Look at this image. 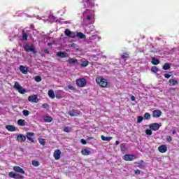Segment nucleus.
I'll list each match as a JSON object with an SVG mask.
<instances>
[{
    "label": "nucleus",
    "mask_w": 179,
    "mask_h": 179,
    "mask_svg": "<svg viewBox=\"0 0 179 179\" xmlns=\"http://www.w3.org/2000/svg\"><path fill=\"white\" fill-rule=\"evenodd\" d=\"M152 65H159L160 64V60L159 59H156L153 57L151 61Z\"/></svg>",
    "instance_id": "obj_21"
},
{
    "label": "nucleus",
    "mask_w": 179,
    "mask_h": 179,
    "mask_svg": "<svg viewBox=\"0 0 179 179\" xmlns=\"http://www.w3.org/2000/svg\"><path fill=\"white\" fill-rule=\"evenodd\" d=\"M122 59H125L127 58H129V53L128 52H124L121 55Z\"/></svg>",
    "instance_id": "obj_31"
},
{
    "label": "nucleus",
    "mask_w": 179,
    "mask_h": 179,
    "mask_svg": "<svg viewBox=\"0 0 179 179\" xmlns=\"http://www.w3.org/2000/svg\"><path fill=\"white\" fill-rule=\"evenodd\" d=\"M81 153H82V155H83V156H89V155H90L91 152L90 150H88L87 149L85 148L81 150Z\"/></svg>",
    "instance_id": "obj_20"
},
{
    "label": "nucleus",
    "mask_w": 179,
    "mask_h": 179,
    "mask_svg": "<svg viewBox=\"0 0 179 179\" xmlns=\"http://www.w3.org/2000/svg\"><path fill=\"white\" fill-rule=\"evenodd\" d=\"M162 110H155L152 112L153 118H159V117H162Z\"/></svg>",
    "instance_id": "obj_9"
},
{
    "label": "nucleus",
    "mask_w": 179,
    "mask_h": 179,
    "mask_svg": "<svg viewBox=\"0 0 179 179\" xmlns=\"http://www.w3.org/2000/svg\"><path fill=\"white\" fill-rule=\"evenodd\" d=\"M17 140L18 142L21 143L26 141V136H23L22 134H20L17 136Z\"/></svg>",
    "instance_id": "obj_16"
},
{
    "label": "nucleus",
    "mask_w": 179,
    "mask_h": 179,
    "mask_svg": "<svg viewBox=\"0 0 179 179\" xmlns=\"http://www.w3.org/2000/svg\"><path fill=\"white\" fill-rule=\"evenodd\" d=\"M44 52H45V54H50V50H48V49H45V50H44Z\"/></svg>",
    "instance_id": "obj_53"
},
{
    "label": "nucleus",
    "mask_w": 179,
    "mask_h": 179,
    "mask_svg": "<svg viewBox=\"0 0 179 179\" xmlns=\"http://www.w3.org/2000/svg\"><path fill=\"white\" fill-rule=\"evenodd\" d=\"M64 132H69V129L68 127H65L64 129Z\"/></svg>",
    "instance_id": "obj_54"
},
{
    "label": "nucleus",
    "mask_w": 179,
    "mask_h": 179,
    "mask_svg": "<svg viewBox=\"0 0 179 179\" xmlns=\"http://www.w3.org/2000/svg\"><path fill=\"white\" fill-rule=\"evenodd\" d=\"M158 150L160 153H166L167 152V146L162 145L158 148Z\"/></svg>",
    "instance_id": "obj_15"
},
{
    "label": "nucleus",
    "mask_w": 179,
    "mask_h": 179,
    "mask_svg": "<svg viewBox=\"0 0 179 179\" xmlns=\"http://www.w3.org/2000/svg\"><path fill=\"white\" fill-rule=\"evenodd\" d=\"M131 100H132V101H134L135 100V96H132L131 97Z\"/></svg>",
    "instance_id": "obj_55"
},
{
    "label": "nucleus",
    "mask_w": 179,
    "mask_h": 179,
    "mask_svg": "<svg viewBox=\"0 0 179 179\" xmlns=\"http://www.w3.org/2000/svg\"><path fill=\"white\" fill-rule=\"evenodd\" d=\"M84 15H87L85 18V20L87 22H90L91 24H93V23H94L96 20V19L94 18V16H96V15L94 14V11H93L92 10L87 9L84 12Z\"/></svg>",
    "instance_id": "obj_1"
},
{
    "label": "nucleus",
    "mask_w": 179,
    "mask_h": 179,
    "mask_svg": "<svg viewBox=\"0 0 179 179\" xmlns=\"http://www.w3.org/2000/svg\"><path fill=\"white\" fill-rule=\"evenodd\" d=\"M144 118L145 120H150V118H152V115L149 113H145L144 114Z\"/></svg>",
    "instance_id": "obj_33"
},
{
    "label": "nucleus",
    "mask_w": 179,
    "mask_h": 179,
    "mask_svg": "<svg viewBox=\"0 0 179 179\" xmlns=\"http://www.w3.org/2000/svg\"><path fill=\"white\" fill-rule=\"evenodd\" d=\"M164 76L166 78V79H170V78H171V75L167 73H165Z\"/></svg>",
    "instance_id": "obj_46"
},
{
    "label": "nucleus",
    "mask_w": 179,
    "mask_h": 179,
    "mask_svg": "<svg viewBox=\"0 0 179 179\" xmlns=\"http://www.w3.org/2000/svg\"><path fill=\"white\" fill-rule=\"evenodd\" d=\"M169 83H172V86H176V85H178V81L175 79H171L169 80Z\"/></svg>",
    "instance_id": "obj_32"
},
{
    "label": "nucleus",
    "mask_w": 179,
    "mask_h": 179,
    "mask_svg": "<svg viewBox=\"0 0 179 179\" xmlns=\"http://www.w3.org/2000/svg\"><path fill=\"white\" fill-rule=\"evenodd\" d=\"M123 157H135L134 155H124Z\"/></svg>",
    "instance_id": "obj_50"
},
{
    "label": "nucleus",
    "mask_w": 179,
    "mask_h": 179,
    "mask_svg": "<svg viewBox=\"0 0 179 179\" xmlns=\"http://www.w3.org/2000/svg\"><path fill=\"white\" fill-rule=\"evenodd\" d=\"M66 89H69V90H71L72 92L75 91V87H73L72 84H71V83L65 88L66 90Z\"/></svg>",
    "instance_id": "obj_35"
},
{
    "label": "nucleus",
    "mask_w": 179,
    "mask_h": 179,
    "mask_svg": "<svg viewBox=\"0 0 179 179\" xmlns=\"http://www.w3.org/2000/svg\"><path fill=\"white\" fill-rule=\"evenodd\" d=\"M149 128L151 131H159L160 124L159 123H152L150 124Z\"/></svg>",
    "instance_id": "obj_7"
},
{
    "label": "nucleus",
    "mask_w": 179,
    "mask_h": 179,
    "mask_svg": "<svg viewBox=\"0 0 179 179\" xmlns=\"http://www.w3.org/2000/svg\"><path fill=\"white\" fill-rule=\"evenodd\" d=\"M30 26L31 28H34V24H31Z\"/></svg>",
    "instance_id": "obj_58"
},
{
    "label": "nucleus",
    "mask_w": 179,
    "mask_h": 179,
    "mask_svg": "<svg viewBox=\"0 0 179 179\" xmlns=\"http://www.w3.org/2000/svg\"><path fill=\"white\" fill-rule=\"evenodd\" d=\"M31 136H34V133H27V138L28 141H30V142L34 143V139L31 138Z\"/></svg>",
    "instance_id": "obj_17"
},
{
    "label": "nucleus",
    "mask_w": 179,
    "mask_h": 179,
    "mask_svg": "<svg viewBox=\"0 0 179 179\" xmlns=\"http://www.w3.org/2000/svg\"><path fill=\"white\" fill-rule=\"evenodd\" d=\"M6 129L10 132H15L16 131V127L13 125H6Z\"/></svg>",
    "instance_id": "obj_18"
},
{
    "label": "nucleus",
    "mask_w": 179,
    "mask_h": 179,
    "mask_svg": "<svg viewBox=\"0 0 179 179\" xmlns=\"http://www.w3.org/2000/svg\"><path fill=\"white\" fill-rule=\"evenodd\" d=\"M13 170L16 173H20V174H24V170H23L20 166H13Z\"/></svg>",
    "instance_id": "obj_11"
},
{
    "label": "nucleus",
    "mask_w": 179,
    "mask_h": 179,
    "mask_svg": "<svg viewBox=\"0 0 179 179\" xmlns=\"http://www.w3.org/2000/svg\"><path fill=\"white\" fill-rule=\"evenodd\" d=\"M135 164H138V167H139L140 169H142V167L145 166V164H143V161L141 160L138 162H136Z\"/></svg>",
    "instance_id": "obj_28"
},
{
    "label": "nucleus",
    "mask_w": 179,
    "mask_h": 179,
    "mask_svg": "<svg viewBox=\"0 0 179 179\" xmlns=\"http://www.w3.org/2000/svg\"><path fill=\"white\" fill-rule=\"evenodd\" d=\"M101 139H102V141H105L106 142H110V139H113V137H106L104 136H101Z\"/></svg>",
    "instance_id": "obj_27"
},
{
    "label": "nucleus",
    "mask_w": 179,
    "mask_h": 179,
    "mask_svg": "<svg viewBox=\"0 0 179 179\" xmlns=\"http://www.w3.org/2000/svg\"><path fill=\"white\" fill-rule=\"evenodd\" d=\"M151 71L154 73H157V72H159V68H157V66H152L151 68Z\"/></svg>",
    "instance_id": "obj_34"
},
{
    "label": "nucleus",
    "mask_w": 179,
    "mask_h": 179,
    "mask_svg": "<svg viewBox=\"0 0 179 179\" xmlns=\"http://www.w3.org/2000/svg\"><path fill=\"white\" fill-rule=\"evenodd\" d=\"M66 62H68V64H69L70 65H78L79 64L78 59L75 58H70L66 60Z\"/></svg>",
    "instance_id": "obj_10"
},
{
    "label": "nucleus",
    "mask_w": 179,
    "mask_h": 179,
    "mask_svg": "<svg viewBox=\"0 0 179 179\" xmlns=\"http://www.w3.org/2000/svg\"><path fill=\"white\" fill-rule=\"evenodd\" d=\"M57 56L59 57V58H68V57H69V54L64 52H57Z\"/></svg>",
    "instance_id": "obj_12"
},
{
    "label": "nucleus",
    "mask_w": 179,
    "mask_h": 179,
    "mask_svg": "<svg viewBox=\"0 0 179 179\" xmlns=\"http://www.w3.org/2000/svg\"><path fill=\"white\" fill-rule=\"evenodd\" d=\"M81 143L83 145H86V143H87V142L86 141V140L83 138V139H81Z\"/></svg>",
    "instance_id": "obj_49"
},
{
    "label": "nucleus",
    "mask_w": 179,
    "mask_h": 179,
    "mask_svg": "<svg viewBox=\"0 0 179 179\" xmlns=\"http://www.w3.org/2000/svg\"><path fill=\"white\" fill-rule=\"evenodd\" d=\"M69 115H70V117H78V115H80V114L78 112H76V110H75L74 109L69 110L68 112Z\"/></svg>",
    "instance_id": "obj_13"
},
{
    "label": "nucleus",
    "mask_w": 179,
    "mask_h": 179,
    "mask_svg": "<svg viewBox=\"0 0 179 179\" xmlns=\"http://www.w3.org/2000/svg\"><path fill=\"white\" fill-rule=\"evenodd\" d=\"M8 176L10 178H14V179H23V178H24V176H22L19 173H15V172H10L8 173Z\"/></svg>",
    "instance_id": "obj_6"
},
{
    "label": "nucleus",
    "mask_w": 179,
    "mask_h": 179,
    "mask_svg": "<svg viewBox=\"0 0 179 179\" xmlns=\"http://www.w3.org/2000/svg\"><path fill=\"white\" fill-rule=\"evenodd\" d=\"M87 65H89V61L87 60L83 61L80 64L81 68H86Z\"/></svg>",
    "instance_id": "obj_24"
},
{
    "label": "nucleus",
    "mask_w": 179,
    "mask_h": 179,
    "mask_svg": "<svg viewBox=\"0 0 179 179\" xmlns=\"http://www.w3.org/2000/svg\"><path fill=\"white\" fill-rule=\"evenodd\" d=\"M135 174H137V175L141 174V170H139V169L136 170L135 171Z\"/></svg>",
    "instance_id": "obj_51"
},
{
    "label": "nucleus",
    "mask_w": 179,
    "mask_h": 179,
    "mask_svg": "<svg viewBox=\"0 0 179 179\" xmlns=\"http://www.w3.org/2000/svg\"><path fill=\"white\" fill-rule=\"evenodd\" d=\"M48 94L50 99H55V93L54 92V90H50Z\"/></svg>",
    "instance_id": "obj_19"
},
{
    "label": "nucleus",
    "mask_w": 179,
    "mask_h": 179,
    "mask_svg": "<svg viewBox=\"0 0 179 179\" xmlns=\"http://www.w3.org/2000/svg\"><path fill=\"white\" fill-rule=\"evenodd\" d=\"M120 148H121V150H124L125 149V145H124V144H122L120 145Z\"/></svg>",
    "instance_id": "obj_52"
},
{
    "label": "nucleus",
    "mask_w": 179,
    "mask_h": 179,
    "mask_svg": "<svg viewBox=\"0 0 179 179\" xmlns=\"http://www.w3.org/2000/svg\"><path fill=\"white\" fill-rule=\"evenodd\" d=\"M52 117L51 116H45L44 117L45 122H52Z\"/></svg>",
    "instance_id": "obj_25"
},
{
    "label": "nucleus",
    "mask_w": 179,
    "mask_h": 179,
    "mask_svg": "<svg viewBox=\"0 0 179 179\" xmlns=\"http://www.w3.org/2000/svg\"><path fill=\"white\" fill-rule=\"evenodd\" d=\"M171 66H170V64L169 63H165L163 66V69L164 71H169V69H170Z\"/></svg>",
    "instance_id": "obj_30"
},
{
    "label": "nucleus",
    "mask_w": 179,
    "mask_h": 179,
    "mask_svg": "<svg viewBox=\"0 0 179 179\" xmlns=\"http://www.w3.org/2000/svg\"><path fill=\"white\" fill-rule=\"evenodd\" d=\"M55 160H59V157H55Z\"/></svg>",
    "instance_id": "obj_59"
},
{
    "label": "nucleus",
    "mask_w": 179,
    "mask_h": 179,
    "mask_svg": "<svg viewBox=\"0 0 179 179\" xmlns=\"http://www.w3.org/2000/svg\"><path fill=\"white\" fill-rule=\"evenodd\" d=\"M126 162H132L135 158L134 157H124L123 158Z\"/></svg>",
    "instance_id": "obj_40"
},
{
    "label": "nucleus",
    "mask_w": 179,
    "mask_h": 179,
    "mask_svg": "<svg viewBox=\"0 0 179 179\" xmlns=\"http://www.w3.org/2000/svg\"><path fill=\"white\" fill-rule=\"evenodd\" d=\"M38 141H39V143L41 145H42L43 146H44L45 145V141H44V139L40 138V139H38Z\"/></svg>",
    "instance_id": "obj_41"
},
{
    "label": "nucleus",
    "mask_w": 179,
    "mask_h": 179,
    "mask_svg": "<svg viewBox=\"0 0 179 179\" xmlns=\"http://www.w3.org/2000/svg\"><path fill=\"white\" fill-rule=\"evenodd\" d=\"M17 124L20 125V127H24V125H26L24 124V120H23V119L18 120Z\"/></svg>",
    "instance_id": "obj_26"
},
{
    "label": "nucleus",
    "mask_w": 179,
    "mask_h": 179,
    "mask_svg": "<svg viewBox=\"0 0 179 179\" xmlns=\"http://www.w3.org/2000/svg\"><path fill=\"white\" fill-rule=\"evenodd\" d=\"M54 157H61V150H56L53 154Z\"/></svg>",
    "instance_id": "obj_23"
},
{
    "label": "nucleus",
    "mask_w": 179,
    "mask_h": 179,
    "mask_svg": "<svg viewBox=\"0 0 179 179\" xmlns=\"http://www.w3.org/2000/svg\"><path fill=\"white\" fill-rule=\"evenodd\" d=\"M152 129H147L146 130H145V134H146V135H149V136H150V135H152L153 133L152 132Z\"/></svg>",
    "instance_id": "obj_38"
},
{
    "label": "nucleus",
    "mask_w": 179,
    "mask_h": 179,
    "mask_svg": "<svg viewBox=\"0 0 179 179\" xmlns=\"http://www.w3.org/2000/svg\"><path fill=\"white\" fill-rule=\"evenodd\" d=\"M77 37H78V38H86V35H85L82 32H78L77 33Z\"/></svg>",
    "instance_id": "obj_29"
},
{
    "label": "nucleus",
    "mask_w": 179,
    "mask_h": 179,
    "mask_svg": "<svg viewBox=\"0 0 179 179\" xmlns=\"http://www.w3.org/2000/svg\"><path fill=\"white\" fill-rule=\"evenodd\" d=\"M27 38H29V35L24 31V30H22V40L24 41H27Z\"/></svg>",
    "instance_id": "obj_22"
},
{
    "label": "nucleus",
    "mask_w": 179,
    "mask_h": 179,
    "mask_svg": "<svg viewBox=\"0 0 179 179\" xmlns=\"http://www.w3.org/2000/svg\"><path fill=\"white\" fill-rule=\"evenodd\" d=\"M29 101L30 103H38V98L37 97V95H31L28 97Z\"/></svg>",
    "instance_id": "obj_8"
},
{
    "label": "nucleus",
    "mask_w": 179,
    "mask_h": 179,
    "mask_svg": "<svg viewBox=\"0 0 179 179\" xmlns=\"http://www.w3.org/2000/svg\"><path fill=\"white\" fill-rule=\"evenodd\" d=\"M71 33H72V31H71V30H69V29H66L65 31H64V34L67 37H69L71 36Z\"/></svg>",
    "instance_id": "obj_37"
},
{
    "label": "nucleus",
    "mask_w": 179,
    "mask_h": 179,
    "mask_svg": "<svg viewBox=\"0 0 179 179\" xmlns=\"http://www.w3.org/2000/svg\"><path fill=\"white\" fill-rule=\"evenodd\" d=\"M22 113H23V115H24L25 117H27V115H29V110H24L22 111Z\"/></svg>",
    "instance_id": "obj_44"
},
{
    "label": "nucleus",
    "mask_w": 179,
    "mask_h": 179,
    "mask_svg": "<svg viewBox=\"0 0 179 179\" xmlns=\"http://www.w3.org/2000/svg\"><path fill=\"white\" fill-rule=\"evenodd\" d=\"M115 145H120V141H115Z\"/></svg>",
    "instance_id": "obj_57"
},
{
    "label": "nucleus",
    "mask_w": 179,
    "mask_h": 179,
    "mask_svg": "<svg viewBox=\"0 0 179 179\" xmlns=\"http://www.w3.org/2000/svg\"><path fill=\"white\" fill-rule=\"evenodd\" d=\"M43 108H48V103H43L42 105Z\"/></svg>",
    "instance_id": "obj_48"
},
{
    "label": "nucleus",
    "mask_w": 179,
    "mask_h": 179,
    "mask_svg": "<svg viewBox=\"0 0 179 179\" xmlns=\"http://www.w3.org/2000/svg\"><path fill=\"white\" fill-rule=\"evenodd\" d=\"M176 134H177V131H172V134H173V135H176Z\"/></svg>",
    "instance_id": "obj_56"
},
{
    "label": "nucleus",
    "mask_w": 179,
    "mask_h": 179,
    "mask_svg": "<svg viewBox=\"0 0 179 179\" xmlns=\"http://www.w3.org/2000/svg\"><path fill=\"white\" fill-rule=\"evenodd\" d=\"M13 89L17 90L20 94H24L25 93H27L26 89L23 88V87L20 85V84L17 81H15L14 83Z\"/></svg>",
    "instance_id": "obj_3"
},
{
    "label": "nucleus",
    "mask_w": 179,
    "mask_h": 179,
    "mask_svg": "<svg viewBox=\"0 0 179 179\" xmlns=\"http://www.w3.org/2000/svg\"><path fill=\"white\" fill-rule=\"evenodd\" d=\"M32 166H34V167H38V166H40V162H38V161L34 160L32 161Z\"/></svg>",
    "instance_id": "obj_36"
},
{
    "label": "nucleus",
    "mask_w": 179,
    "mask_h": 179,
    "mask_svg": "<svg viewBox=\"0 0 179 179\" xmlns=\"http://www.w3.org/2000/svg\"><path fill=\"white\" fill-rule=\"evenodd\" d=\"M0 110H1V108H0Z\"/></svg>",
    "instance_id": "obj_61"
},
{
    "label": "nucleus",
    "mask_w": 179,
    "mask_h": 179,
    "mask_svg": "<svg viewBox=\"0 0 179 179\" xmlns=\"http://www.w3.org/2000/svg\"><path fill=\"white\" fill-rule=\"evenodd\" d=\"M43 79L41 78V76H35V81L36 82H41Z\"/></svg>",
    "instance_id": "obj_39"
},
{
    "label": "nucleus",
    "mask_w": 179,
    "mask_h": 179,
    "mask_svg": "<svg viewBox=\"0 0 179 179\" xmlns=\"http://www.w3.org/2000/svg\"><path fill=\"white\" fill-rule=\"evenodd\" d=\"M55 97H56V99H62V95L59 94H56V95H55Z\"/></svg>",
    "instance_id": "obj_47"
},
{
    "label": "nucleus",
    "mask_w": 179,
    "mask_h": 179,
    "mask_svg": "<svg viewBox=\"0 0 179 179\" xmlns=\"http://www.w3.org/2000/svg\"><path fill=\"white\" fill-rule=\"evenodd\" d=\"M90 0H86V2H90Z\"/></svg>",
    "instance_id": "obj_60"
},
{
    "label": "nucleus",
    "mask_w": 179,
    "mask_h": 179,
    "mask_svg": "<svg viewBox=\"0 0 179 179\" xmlns=\"http://www.w3.org/2000/svg\"><path fill=\"white\" fill-rule=\"evenodd\" d=\"M76 84L78 87H85L87 85V81L85 78H78L76 80Z\"/></svg>",
    "instance_id": "obj_5"
},
{
    "label": "nucleus",
    "mask_w": 179,
    "mask_h": 179,
    "mask_svg": "<svg viewBox=\"0 0 179 179\" xmlns=\"http://www.w3.org/2000/svg\"><path fill=\"white\" fill-rule=\"evenodd\" d=\"M20 71L24 75H27V72H29V69H27V67L24 66H20Z\"/></svg>",
    "instance_id": "obj_14"
},
{
    "label": "nucleus",
    "mask_w": 179,
    "mask_h": 179,
    "mask_svg": "<svg viewBox=\"0 0 179 179\" xmlns=\"http://www.w3.org/2000/svg\"><path fill=\"white\" fill-rule=\"evenodd\" d=\"M166 141H167V142H171V141H173V138L170 136H167Z\"/></svg>",
    "instance_id": "obj_45"
},
{
    "label": "nucleus",
    "mask_w": 179,
    "mask_h": 179,
    "mask_svg": "<svg viewBox=\"0 0 179 179\" xmlns=\"http://www.w3.org/2000/svg\"><path fill=\"white\" fill-rule=\"evenodd\" d=\"M70 37L71 38H75V37H76V33L71 31V34H70Z\"/></svg>",
    "instance_id": "obj_42"
},
{
    "label": "nucleus",
    "mask_w": 179,
    "mask_h": 179,
    "mask_svg": "<svg viewBox=\"0 0 179 179\" xmlns=\"http://www.w3.org/2000/svg\"><path fill=\"white\" fill-rule=\"evenodd\" d=\"M24 50L27 52H33V54H37V50H36V47H34V45H29V44H25L24 46Z\"/></svg>",
    "instance_id": "obj_4"
},
{
    "label": "nucleus",
    "mask_w": 179,
    "mask_h": 179,
    "mask_svg": "<svg viewBox=\"0 0 179 179\" xmlns=\"http://www.w3.org/2000/svg\"><path fill=\"white\" fill-rule=\"evenodd\" d=\"M95 82L100 87H107L108 85V82H107V80L103 78V76L96 77Z\"/></svg>",
    "instance_id": "obj_2"
},
{
    "label": "nucleus",
    "mask_w": 179,
    "mask_h": 179,
    "mask_svg": "<svg viewBox=\"0 0 179 179\" xmlns=\"http://www.w3.org/2000/svg\"><path fill=\"white\" fill-rule=\"evenodd\" d=\"M142 121H143V117L138 116V119H137V122L139 124V123L142 122Z\"/></svg>",
    "instance_id": "obj_43"
}]
</instances>
